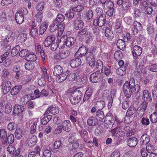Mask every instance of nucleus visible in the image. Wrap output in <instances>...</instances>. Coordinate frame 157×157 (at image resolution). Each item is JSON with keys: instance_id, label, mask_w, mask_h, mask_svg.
Here are the masks:
<instances>
[{"instance_id": "1", "label": "nucleus", "mask_w": 157, "mask_h": 157, "mask_svg": "<svg viewBox=\"0 0 157 157\" xmlns=\"http://www.w3.org/2000/svg\"><path fill=\"white\" fill-rule=\"evenodd\" d=\"M124 89H129L133 93H136L140 90V86L138 84H135V80L134 78L130 79L129 82L126 81L124 84Z\"/></svg>"}, {"instance_id": "2", "label": "nucleus", "mask_w": 157, "mask_h": 157, "mask_svg": "<svg viewBox=\"0 0 157 157\" xmlns=\"http://www.w3.org/2000/svg\"><path fill=\"white\" fill-rule=\"evenodd\" d=\"M69 72L68 70L63 72V69H54L53 75L58 77L56 81L59 83H61L66 79Z\"/></svg>"}, {"instance_id": "3", "label": "nucleus", "mask_w": 157, "mask_h": 157, "mask_svg": "<svg viewBox=\"0 0 157 157\" xmlns=\"http://www.w3.org/2000/svg\"><path fill=\"white\" fill-rule=\"evenodd\" d=\"M106 18L105 14H102L99 16V17H97V18L94 20V25L95 26H102L105 23Z\"/></svg>"}, {"instance_id": "4", "label": "nucleus", "mask_w": 157, "mask_h": 157, "mask_svg": "<svg viewBox=\"0 0 157 157\" xmlns=\"http://www.w3.org/2000/svg\"><path fill=\"white\" fill-rule=\"evenodd\" d=\"M113 116L111 113L107 114L105 116L104 121L105 123V126L106 128H110L113 127L114 124L113 121L114 120L113 118Z\"/></svg>"}, {"instance_id": "5", "label": "nucleus", "mask_w": 157, "mask_h": 157, "mask_svg": "<svg viewBox=\"0 0 157 157\" xmlns=\"http://www.w3.org/2000/svg\"><path fill=\"white\" fill-rule=\"evenodd\" d=\"M148 103L146 101L142 102L137 109V114L139 117H142L144 114L147 106Z\"/></svg>"}, {"instance_id": "6", "label": "nucleus", "mask_w": 157, "mask_h": 157, "mask_svg": "<svg viewBox=\"0 0 157 157\" xmlns=\"http://www.w3.org/2000/svg\"><path fill=\"white\" fill-rule=\"evenodd\" d=\"M68 51L62 50L57 52L54 56V58L56 60H60L67 57L69 54Z\"/></svg>"}, {"instance_id": "7", "label": "nucleus", "mask_w": 157, "mask_h": 157, "mask_svg": "<svg viewBox=\"0 0 157 157\" xmlns=\"http://www.w3.org/2000/svg\"><path fill=\"white\" fill-rule=\"evenodd\" d=\"M103 69L97 71L91 74L90 76V80L92 82H97L99 81L101 77V73Z\"/></svg>"}, {"instance_id": "8", "label": "nucleus", "mask_w": 157, "mask_h": 157, "mask_svg": "<svg viewBox=\"0 0 157 157\" xmlns=\"http://www.w3.org/2000/svg\"><path fill=\"white\" fill-rule=\"evenodd\" d=\"M23 12L24 10L21 9L18 10L15 14V20L17 23L19 24H22L24 21Z\"/></svg>"}, {"instance_id": "9", "label": "nucleus", "mask_w": 157, "mask_h": 157, "mask_svg": "<svg viewBox=\"0 0 157 157\" xmlns=\"http://www.w3.org/2000/svg\"><path fill=\"white\" fill-rule=\"evenodd\" d=\"M11 82L9 81L2 82L0 85L2 91L4 94H6L10 89Z\"/></svg>"}, {"instance_id": "10", "label": "nucleus", "mask_w": 157, "mask_h": 157, "mask_svg": "<svg viewBox=\"0 0 157 157\" xmlns=\"http://www.w3.org/2000/svg\"><path fill=\"white\" fill-rule=\"evenodd\" d=\"M132 52L135 59H136L138 56H140L142 53L141 48L137 45H135L132 49Z\"/></svg>"}, {"instance_id": "11", "label": "nucleus", "mask_w": 157, "mask_h": 157, "mask_svg": "<svg viewBox=\"0 0 157 157\" xmlns=\"http://www.w3.org/2000/svg\"><path fill=\"white\" fill-rule=\"evenodd\" d=\"M121 126L119 125L116 128L112 130L111 132L113 135H114L116 133V136L118 137H123L124 135V132L121 130Z\"/></svg>"}, {"instance_id": "12", "label": "nucleus", "mask_w": 157, "mask_h": 157, "mask_svg": "<svg viewBox=\"0 0 157 157\" xmlns=\"http://www.w3.org/2000/svg\"><path fill=\"white\" fill-rule=\"evenodd\" d=\"M79 140L80 139H77L76 138H74L73 140L72 141L73 143L72 147L70 151L71 154H74L76 152L77 149L79 147Z\"/></svg>"}, {"instance_id": "13", "label": "nucleus", "mask_w": 157, "mask_h": 157, "mask_svg": "<svg viewBox=\"0 0 157 157\" xmlns=\"http://www.w3.org/2000/svg\"><path fill=\"white\" fill-rule=\"evenodd\" d=\"M133 27L132 29V31L134 34H137L139 31L143 29L141 24L137 21L134 22Z\"/></svg>"}, {"instance_id": "14", "label": "nucleus", "mask_w": 157, "mask_h": 157, "mask_svg": "<svg viewBox=\"0 0 157 157\" xmlns=\"http://www.w3.org/2000/svg\"><path fill=\"white\" fill-rule=\"evenodd\" d=\"M59 111V108L58 107L54 106L53 105H50L45 111V114L47 113L49 115V113L52 114H58Z\"/></svg>"}, {"instance_id": "15", "label": "nucleus", "mask_w": 157, "mask_h": 157, "mask_svg": "<svg viewBox=\"0 0 157 157\" xmlns=\"http://www.w3.org/2000/svg\"><path fill=\"white\" fill-rule=\"evenodd\" d=\"M62 129L67 132L71 131V122L67 120L64 121L61 124Z\"/></svg>"}, {"instance_id": "16", "label": "nucleus", "mask_w": 157, "mask_h": 157, "mask_svg": "<svg viewBox=\"0 0 157 157\" xmlns=\"http://www.w3.org/2000/svg\"><path fill=\"white\" fill-rule=\"evenodd\" d=\"M14 140V136L13 134H10L7 137H6L4 140L3 141L2 144L4 146H6L8 144H12Z\"/></svg>"}, {"instance_id": "17", "label": "nucleus", "mask_w": 157, "mask_h": 157, "mask_svg": "<svg viewBox=\"0 0 157 157\" xmlns=\"http://www.w3.org/2000/svg\"><path fill=\"white\" fill-rule=\"evenodd\" d=\"M126 142L128 146L130 147H134L137 144L138 141L136 137L132 136L128 139Z\"/></svg>"}, {"instance_id": "18", "label": "nucleus", "mask_w": 157, "mask_h": 157, "mask_svg": "<svg viewBox=\"0 0 157 157\" xmlns=\"http://www.w3.org/2000/svg\"><path fill=\"white\" fill-rule=\"evenodd\" d=\"M56 37L54 36H50L47 37L44 42V44L45 47H48L52 44L56 40Z\"/></svg>"}, {"instance_id": "19", "label": "nucleus", "mask_w": 157, "mask_h": 157, "mask_svg": "<svg viewBox=\"0 0 157 157\" xmlns=\"http://www.w3.org/2000/svg\"><path fill=\"white\" fill-rule=\"evenodd\" d=\"M142 99L144 101H150L151 100V94L149 93L147 90H145L143 91Z\"/></svg>"}, {"instance_id": "20", "label": "nucleus", "mask_w": 157, "mask_h": 157, "mask_svg": "<svg viewBox=\"0 0 157 157\" xmlns=\"http://www.w3.org/2000/svg\"><path fill=\"white\" fill-rule=\"evenodd\" d=\"M44 116V117L40 120L41 123L43 125H45L52 119V116L48 115L47 113L45 114V112Z\"/></svg>"}, {"instance_id": "21", "label": "nucleus", "mask_w": 157, "mask_h": 157, "mask_svg": "<svg viewBox=\"0 0 157 157\" xmlns=\"http://www.w3.org/2000/svg\"><path fill=\"white\" fill-rule=\"evenodd\" d=\"M24 107L22 105L16 104L13 108V112L14 114L18 115L23 112L24 109Z\"/></svg>"}, {"instance_id": "22", "label": "nucleus", "mask_w": 157, "mask_h": 157, "mask_svg": "<svg viewBox=\"0 0 157 157\" xmlns=\"http://www.w3.org/2000/svg\"><path fill=\"white\" fill-rule=\"evenodd\" d=\"M81 63V59L79 58L72 60L70 62V66L72 68H75L80 65Z\"/></svg>"}, {"instance_id": "23", "label": "nucleus", "mask_w": 157, "mask_h": 157, "mask_svg": "<svg viewBox=\"0 0 157 157\" xmlns=\"http://www.w3.org/2000/svg\"><path fill=\"white\" fill-rule=\"evenodd\" d=\"M140 140L141 144L145 145L149 142L150 139L148 135L146 134H144L142 136Z\"/></svg>"}, {"instance_id": "24", "label": "nucleus", "mask_w": 157, "mask_h": 157, "mask_svg": "<svg viewBox=\"0 0 157 157\" xmlns=\"http://www.w3.org/2000/svg\"><path fill=\"white\" fill-rule=\"evenodd\" d=\"M66 36H63L61 38L60 40L57 42L58 47L59 48L62 49L66 45Z\"/></svg>"}, {"instance_id": "25", "label": "nucleus", "mask_w": 157, "mask_h": 157, "mask_svg": "<svg viewBox=\"0 0 157 157\" xmlns=\"http://www.w3.org/2000/svg\"><path fill=\"white\" fill-rule=\"evenodd\" d=\"M114 28L117 33H121L122 31L123 27L121 24V21L119 20H116L115 23Z\"/></svg>"}, {"instance_id": "26", "label": "nucleus", "mask_w": 157, "mask_h": 157, "mask_svg": "<svg viewBox=\"0 0 157 157\" xmlns=\"http://www.w3.org/2000/svg\"><path fill=\"white\" fill-rule=\"evenodd\" d=\"M48 25V22L45 21L43 22L40 27L39 33L41 35L44 33Z\"/></svg>"}, {"instance_id": "27", "label": "nucleus", "mask_w": 157, "mask_h": 157, "mask_svg": "<svg viewBox=\"0 0 157 157\" xmlns=\"http://www.w3.org/2000/svg\"><path fill=\"white\" fill-rule=\"evenodd\" d=\"M87 50L86 48L84 46L81 47L76 52V55H79L80 56H84L86 54Z\"/></svg>"}, {"instance_id": "28", "label": "nucleus", "mask_w": 157, "mask_h": 157, "mask_svg": "<svg viewBox=\"0 0 157 157\" xmlns=\"http://www.w3.org/2000/svg\"><path fill=\"white\" fill-rule=\"evenodd\" d=\"M22 88L21 85H17L15 86L11 90L10 93L12 95H15L19 93Z\"/></svg>"}, {"instance_id": "29", "label": "nucleus", "mask_w": 157, "mask_h": 157, "mask_svg": "<svg viewBox=\"0 0 157 157\" xmlns=\"http://www.w3.org/2000/svg\"><path fill=\"white\" fill-rule=\"evenodd\" d=\"M74 26L75 29L78 30L83 27V23L82 20H76L74 22Z\"/></svg>"}, {"instance_id": "30", "label": "nucleus", "mask_w": 157, "mask_h": 157, "mask_svg": "<svg viewBox=\"0 0 157 157\" xmlns=\"http://www.w3.org/2000/svg\"><path fill=\"white\" fill-rule=\"evenodd\" d=\"M105 36L109 40L112 39L114 37V35L112 31L109 28H107L105 29Z\"/></svg>"}, {"instance_id": "31", "label": "nucleus", "mask_w": 157, "mask_h": 157, "mask_svg": "<svg viewBox=\"0 0 157 157\" xmlns=\"http://www.w3.org/2000/svg\"><path fill=\"white\" fill-rule=\"evenodd\" d=\"M66 45L67 47H70L72 45L75 43V39L74 37H67L66 36Z\"/></svg>"}, {"instance_id": "32", "label": "nucleus", "mask_w": 157, "mask_h": 157, "mask_svg": "<svg viewBox=\"0 0 157 157\" xmlns=\"http://www.w3.org/2000/svg\"><path fill=\"white\" fill-rule=\"evenodd\" d=\"M97 120L95 117H91L89 118L87 121V123L88 125L90 126H94L97 124Z\"/></svg>"}, {"instance_id": "33", "label": "nucleus", "mask_w": 157, "mask_h": 157, "mask_svg": "<svg viewBox=\"0 0 157 157\" xmlns=\"http://www.w3.org/2000/svg\"><path fill=\"white\" fill-rule=\"evenodd\" d=\"M73 95H74L76 98H78L80 101H81L82 98V91L79 90H76L73 93Z\"/></svg>"}, {"instance_id": "34", "label": "nucleus", "mask_w": 157, "mask_h": 157, "mask_svg": "<svg viewBox=\"0 0 157 157\" xmlns=\"http://www.w3.org/2000/svg\"><path fill=\"white\" fill-rule=\"evenodd\" d=\"M96 118L100 121L102 120L105 117L103 112L101 110H98L96 112Z\"/></svg>"}, {"instance_id": "35", "label": "nucleus", "mask_w": 157, "mask_h": 157, "mask_svg": "<svg viewBox=\"0 0 157 157\" xmlns=\"http://www.w3.org/2000/svg\"><path fill=\"white\" fill-rule=\"evenodd\" d=\"M17 127L18 125L17 124L14 122H11L7 125V128L9 131H12L17 129Z\"/></svg>"}, {"instance_id": "36", "label": "nucleus", "mask_w": 157, "mask_h": 157, "mask_svg": "<svg viewBox=\"0 0 157 157\" xmlns=\"http://www.w3.org/2000/svg\"><path fill=\"white\" fill-rule=\"evenodd\" d=\"M117 45L118 48L121 50L124 49L125 47L124 41L122 39H119L117 41Z\"/></svg>"}, {"instance_id": "37", "label": "nucleus", "mask_w": 157, "mask_h": 157, "mask_svg": "<svg viewBox=\"0 0 157 157\" xmlns=\"http://www.w3.org/2000/svg\"><path fill=\"white\" fill-rule=\"evenodd\" d=\"M15 135L16 138L17 140L21 139L23 134L21 128H17L15 132Z\"/></svg>"}, {"instance_id": "38", "label": "nucleus", "mask_w": 157, "mask_h": 157, "mask_svg": "<svg viewBox=\"0 0 157 157\" xmlns=\"http://www.w3.org/2000/svg\"><path fill=\"white\" fill-rule=\"evenodd\" d=\"M7 136V132L5 129L1 128L0 129V139L2 143Z\"/></svg>"}, {"instance_id": "39", "label": "nucleus", "mask_w": 157, "mask_h": 157, "mask_svg": "<svg viewBox=\"0 0 157 157\" xmlns=\"http://www.w3.org/2000/svg\"><path fill=\"white\" fill-rule=\"evenodd\" d=\"M37 141L36 137L35 136H33L32 138L29 139L28 140V143L29 146H32L35 145Z\"/></svg>"}, {"instance_id": "40", "label": "nucleus", "mask_w": 157, "mask_h": 157, "mask_svg": "<svg viewBox=\"0 0 157 157\" xmlns=\"http://www.w3.org/2000/svg\"><path fill=\"white\" fill-rule=\"evenodd\" d=\"M58 28V35L59 36H61L63 32L64 29V25L63 23L59 24Z\"/></svg>"}, {"instance_id": "41", "label": "nucleus", "mask_w": 157, "mask_h": 157, "mask_svg": "<svg viewBox=\"0 0 157 157\" xmlns=\"http://www.w3.org/2000/svg\"><path fill=\"white\" fill-rule=\"evenodd\" d=\"M78 98H76L75 97L74 95H73L72 93L71 94V95L70 97V101L73 105L77 104L79 103L80 101H78Z\"/></svg>"}, {"instance_id": "42", "label": "nucleus", "mask_w": 157, "mask_h": 157, "mask_svg": "<svg viewBox=\"0 0 157 157\" xmlns=\"http://www.w3.org/2000/svg\"><path fill=\"white\" fill-rule=\"evenodd\" d=\"M35 64H36L31 62H27L25 64V69H33L36 67Z\"/></svg>"}, {"instance_id": "43", "label": "nucleus", "mask_w": 157, "mask_h": 157, "mask_svg": "<svg viewBox=\"0 0 157 157\" xmlns=\"http://www.w3.org/2000/svg\"><path fill=\"white\" fill-rule=\"evenodd\" d=\"M26 59L30 61H35L36 59V55L33 54H30L25 57Z\"/></svg>"}, {"instance_id": "44", "label": "nucleus", "mask_w": 157, "mask_h": 157, "mask_svg": "<svg viewBox=\"0 0 157 157\" xmlns=\"http://www.w3.org/2000/svg\"><path fill=\"white\" fill-rule=\"evenodd\" d=\"M95 106L98 110H101L105 107V102L102 101H98L96 103Z\"/></svg>"}, {"instance_id": "45", "label": "nucleus", "mask_w": 157, "mask_h": 157, "mask_svg": "<svg viewBox=\"0 0 157 157\" xmlns=\"http://www.w3.org/2000/svg\"><path fill=\"white\" fill-rule=\"evenodd\" d=\"M150 119L151 122L153 123H156L157 122V112H154L150 116Z\"/></svg>"}, {"instance_id": "46", "label": "nucleus", "mask_w": 157, "mask_h": 157, "mask_svg": "<svg viewBox=\"0 0 157 157\" xmlns=\"http://www.w3.org/2000/svg\"><path fill=\"white\" fill-rule=\"evenodd\" d=\"M20 49V47L19 45H17L14 47L11 51V54L13 56H15L19 53Z\"/></svg>"}, {"instance_id": "47", "label": "nucleus", "mask_w": 157, "mask_h": 157, "mask_svg": "<svg viewBox=\"0 0 157 157\" xmlns=\"http://www.w3.org/2000/svg\"><path fill=\"white\" fill-rule=\"evenodd\" d=\"M7 151L9 152L10 154L14 155L15 154L16 150L14 146L11 145L7 147Z\"/></svg>"}, {"instance_id": "48", "label": "nucleus", "mask_w": 157, "mask_h": 157, "mask_svg": "<svg viewBox=\"0 0 157 157\" xmlns=\"http://www.w3.org/2000/svg\"><path fill=\"white\" fill-rule=\"evenodd\" d=\"M78 76V74L77 72L72 73L69 75L68 78L70 81H73L77 80Z\"/></svg>"}, {"instance_id": "49", "label": "nucleus", "mask_w": 157, "mask_h": 157, "mask_svg": "<svg viewBox=\"0 0 157 157\" xmlns=\"http://www.w3.org/2000/svg\"><path fill=\"white\" fill-rule=\"evenodd\" d=\"M86 60L88 62L94 61L95 60L93 54L91 52H88L86 55Z\"/></svg>"}, {"instance_id": "50", "label": "nucleus", "mask_w": 157, "mask_h": 157, "mask_svg": "<svg viewBox=\"0 0 157 157\" xmlns=\"http://www.w3.org/2000/svg\"><path fill=\"white\" fill-rule=\"evenodd\" d=\"M43 17V13L41 12H38L35 15L36 20L38 22L41 21Z\"/></svg>"}, {"instance_id": "51", "label": "nucleus", "mask_w": 157, "mask_h": 157, "mask_svg": "<svg viewBox=\"0 0 157 157\" xmlns=\"http://www.w3.org/2000/svg\"><path fill=\"white\" fill-rule=\"evenodd\" d=\"M65 15L68 18L72 19L74 16V11L73 9L70 10L66 13Z\"/></svg>"}, {"instance_id": "52", "label": "nucleus", "mask_w": 157, "mask_h": 157, "mask_svg": "<svg viewBox=\"0 0 157 157\" xmlns=\"http://www.w3.org/2000/svg\"><path fill=\"white\" fill-rule=\"evenodd\" d=\"M64 16L61 14H59L57 16L56 20L54 22L56 23L62 22L64 20Z\"/></svg>"}, {"instance_id": "53", "label": "nucleus", "mask_w": 157, "mask_h": 157, "mask_svg": "<svg viewBox=\"0 0 157 157\" xmlns=\"http://www.w3.org/2000/svg\"><path fill=\"white\" fill-rule=\"evenodd\" d=\"M124 89V85L123 87V90L124 92L125 96L127 98H130L131 96L132 93L131 90H130V89H125V90Z\"/></svg>"}, {"instance_id": "54", "label": "nucleus", "mask_w": 157, "mask_h": 157, "mask_svg": "<svg viewBox=\"0 0 157 157\" xmlns=\"http://www.w3.org/2000/svg\"><path fill=\"white\" fill-rule=\"evenodd\" d=\"M8 55L9 53L8 52H6L3 55L0 56V63L5 62Z\"/></svg>"}, {"instance_id": "55", "label": "nucleus", "mask_w": 157, "mask_h": 157, "mask_svg": "<svg viewBox=\"0 0 157 157\" xmlns=\"http://www.w3.org/2000/svg\"><path fill=\"white\" fill-rule=\"evenodd\" d=\"M29 100L30 99L28 95H25L21 98V103L22 105L26 104Z\"/></svg>"}, {"instance_id": "56", "label": "nucleus", "mask_w": 157, "mask_h": 157, "mask_svg": "<svg viewBox=\"0 0 157 157\" xmlns=\"http://www.w3.org/2000/svg\"><path fill=\"white\" fill-rule=\"evenodd\" d=\"M136 110V109L135 108H130L127 110L126 114L128 116H130L132 115L135 113Z\"/></svg>"}, {"instance_id": "57", "label": "nucleus", "mask_w": 157, "mask_h": 157, "mask_svg": "<svg viewBox=\"0 0 157 157\" xmlns=\"http://www.w3.org/2000/svg\"><path fill=\"white\" fill-rule=\"evenodd\" d=\"M12 105L10 103H7L6 105L5 111L6 113H9L12 110Z\"/></svg>"}, {"instance_id": "58", "label": "nucleus", "mask_w": 157, "mask_h": 157, "mask_svg": "<svg viewBox=\"0 0 157 157\" xmlns=\"http://www.w3.org/2000/svg\"><path fill=\"white\" fill-rule=\"evenodd\" d=\"M92 94L91 92L89 93L86 91L83 97V101L85 102L88 100L92 95Z\"/></svg>"}, {"instance_id": "59", "label": "nucleus", "mask_w": 157, "mask_h": 157, "mask_svg": "<svg viewBox=\"0 0 157 157\" xmlns=\"http://www.w3.org/2000/svg\"><path fill=\"white\" fill-rule=\"evenodd\" d=\"M29 54V51L26 49H22L21 50L19 53V55L22 57H26Z\"/></svg>"}, {"instance_id": "60", "label": "nucleus", "mask_w": 157, "mask_h": 157, "mask_svg": "<svg viewBox=\"0 0 157 157\" xmlns=\"http://www.w3.org/2000/svg\"><path fill=\"white\" fill-rule=\"evenodd\" d=\"M62 142L60 140L56 141L53 144V147L55 149H59L61 146Z\"/></svg>"}, {"instance_id": "61", "label": "nucleus", "mask_w": 157, "mask_h": 157, "mask_svg": "<svg viewBox=\"0 0 157 157\" xmlns=\"http://www.w3.org/2000/svg\"><path fill=\"white\" fill-rule=\"evenodd\" d=\"M122 56L121 52L120 51L115 52L114 55V58L117 61L121 59Z\"/></svg>"}, {"instance_id": "62", "label": "nucleus", "mask_w": 157, "mask_h": 157, "mask_svg": "<svg viewBox=\"0 0 157 157\" xmlns=\"http://www.w3.org/2000/svg\"><path fill=\"white\" fill-rule=\"evenodd\" d=\"M58 24L54 22L50 26V30L51 32H53L56 30L57 28Z\"/></svg>"}, {"instance_id": "63", "label": "nucleus", "mask_w": 157, "mask_h": 157, "mask_svg": "<svg viewBox=\"0 0 157 157\" xmlns=\"http://www.w3.org/2000/svg\"><path fill=\"white\" fill-rule=\"evenodd\" d=\"M34 94L35 95V96H31V99L32 100H33L35 99L36 98H38L40 97V92L39 90L38 89H36L34 90Z\"/></svg>"}, {"instance_id": "64", "label": "nucleus", "mask_w": 157, "mask_h": 157, "mask_svg": "<svg viewBox=\"0 0 157 157\" xmlns=\"http://www.w3.org/2000/svg\"><path fill=\"white\" fill-rule=\"evenodd\" d=\"M27 39V35L26 34L23 33L20 34L18 40L21 43L24 42Z\"/></svg>"}]
</instances>
